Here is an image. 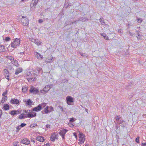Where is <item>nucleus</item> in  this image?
Here are the masks:
<instances>
[{
  "label": "nucleus",
  "instance_id": "obj_1",
  "mask_svg": "<svg viewBox=\"0 0 146 146\" xmlns=\"http://www.w3.org/2000/svg\"><path fill=\"white\" fill-rule=\"evenodd\" d=\"M26 75L30 76L29 78H27V80L28 81H35L36 80L37 75L34 73V72L33 71H27L26 73Z\"/></svg>",
  "mask_w": 146,
  "mask_h": 146
},
{
  "label": "nucleus",
  "instance_id": "obj_2",
  "mask_svg": "<svg viewBox=\"0 0 146 146\" xmlns=\"http://www.w3.org/2000/svg\"><path fill=\"white\" fill-rule=\"evenodd\" d=\"M21 17H22L20 18L21 19V24L24 26L28 25L29 24V22L28 19L27 17L22 16H21Z\"/></svg>",
  "mask_w": 146,
  "mask_h": 146
},
{
  "label": "nucleus",
  "instance_id": "obj_3",
  "mask_svg": "<svg viewBox=\"0 0 146 146\" xmlns=\"http://www.w3.org/2000/svg\"><path fill=\"white\" fill-rule=\"evenodd\" d=\"M20 41L19 39L17 38L13 39L11 43V46L13 48L16 47L17 46L19 45L20 44Z\"/></svg>",
  "mask_w": 146,
  "mask_h": 146
},
{
  "label": "nucleus",
  "instance_id": "obj_4",
  "mask_svg": "<svg viewBox=\"0 0 146 146\" xmlns=\"http://www.w3.org/2000/svg\"><path fill=\"white\" fill-rule=\"evenodd\" d=\"M38 2V0H32V3L30 5L31 10L34 11L36 7L37 3Z\"/></svg>",
  "mask_w": 146,
  "mask_h": 146
},
{
  "label": "nucleus",
  "instance_id": "obj_5",
  "mask_svg": "<svg viewBox=\"0 0 146 146\" xmlns=\"http://www.w3.org/2000/svg\"><path fill=\"white\" fill-rule=\"evenodd\" d=\"M58 134L57 133H52L50 137V140L54 141L55 139H58Z\"/></svg>",
  "mask_w": 146,
  "mask_h": 146
},
{
  "label": "nucleus",
  "instance_id": "obj_6",
  "mask_svg": "<svg viewBox=\"0 0 146 146\" xmlns=\"http://www.w3.org/2000/svg\"><path fill=\"white\" fill-rule=\"evenodd\" d=\"M50 89V86L49 85H47L43 89V90H41L40 92L42 93H46Z\"/></svg>",
  "mask_w": 146,
  "mask_h": 146
},
{
  "label": "nucleus",
  "instance_id": "obj_7",
  "mask_svg": "<svg viewBox=\"0 0 146 146\" xmlns=\"http://www.w3.org/2000/svg\"><path fill=\"white\" fill-rule=\"evenodd\" d=\"M67 103L68 105H71L73 102V99L70 96H68L66 98Z\"/></svg>",
  "mask_w": 146,
  "mask_h": 146
},
{
  "label": "nucleus",
  "instance_id": "obj_8",
  "mask_svg": "<svg viewBox=\"0 0 146 146\" xmlns=\"http://www.w3.org/2000/svg\"><path fill=\"white\" fill-rule=\"evenodd\" d=\"M30 93H32L34 94L37 93L38 92V90L36 88H35L33 87H31L29 90Z\"/></svg>",
  "mask_w": 146,
  "mask_h": 146
},
{
  "label": "nucleus",
  "instance_id": "obj_9",
  "mask_svg": "<svg viewBox=\"0 0 146 146\" xmlns=\"http://www.w3.org/2000/svg\"><path fill=\"white\" fill-rule=\"evenodd\" d=\"M31 40L32 42L38 45H40L41 43V42L38 39H36L33 38L31 39Z\"/></svg>",
  "mask_w": 146,
  "mask_h": 146
},
{
  "label": "nucleus",
  "instance_id": "obj_10",
  "mask_svg": "<svg viewBox=\"0 0 146 146\" xmlns=\"http://www.w3.org/2000/svg\"><path fill=\"white\" fill-rule=\"evenodd\" d=\"M67 131V130L66 129H62L60 130L59 134L62 136V137L64 138V136Z\"/></svg>",
  "mask_w": 146,
  "mask_h": 146
},
{
  "label": "nucleus",
  "instance_id": "obj_11",
  "mask_svg": "<svg viewBox=\"0 0 146 146\" xmlns=\"http://www.w3.org/2000/svg\"><path fill=\"white\" fill-rule=\"evenodd\" d=\"M21 143L26 145H29L30 143V141L27 138H25L21 141Z\"/></svg>",
  "mask_w": 146,
  "mask_h": 146
},
{
  "label": "nucleus",
  "instance_id": "obj_12",
  "mask_svg": "<svg viewBox=\"0 0 146 146\" xmlns=\"http://www.w3.org/2000/svg\"><path fill=\"white\" fill-rule=\"evenodd\" d=\"M34 54L38 59L42 60L43 58V56L37 52H35Z\"/></svg>",
  "mask_w": 146,
  "mask_h": 146
},
{
  "label": "nucleus",
  "instance_id": "obj_13",
  "mask_svg": "<svg viewBox=\"0 0 146 146\" xmlns=\"http://www.w3.org/2000/svg\"><path fill=\"white\" fill-rule=\"evenodd\" d=\"M36 115V113L33 112H32L31 113H29L27 115V117L32 118L35 117Z\"/></svg>",
  "mask_w": 146,
  "mask_h": 146
},
{
  "label": "nucleus",
  "instance_id": "obj_14",
  "mask_svg": "<svg viewBox=\"0 0 146 146\" xmlns=\"http://www.w3.org/2000/svg\"><path fill=\"white\" fill-rule=\"evenodd\" d=\"M20 113L19 111L18 110H12V111L10 114L14 116L15 115H17Z\"/></svg>",
  "mask_w": 146,
  "mask_h": 146
},
{
  "label": "nucleus",
  "instance_id": "obj_15",
  "mask_svg": "<svg viewBox=\"0 0 146 146\" xmlns=\"http://www.w3.org/2000/svg\"><path fill=\"white\" fill-rule=\"evenodd\" d=\"M4 72L5 74V78L9 80V73L8 70L6 69H5L4 70Z\"/></svg>",
  "mask_w": 146,
  "mask_h": 146
},
{
  "label": "nucleus",
  "instance_id": "obj_16",
  "mask_svg": "<svg viewBox=\"0 0 146 146\" xmlns=\"http://www.w3.org/2000/svg\"><path fill=\"white\" fill-rule=\"evenodd\" d=\"M41 109V107H40V106L39 104L37 106L33 108V111L37 112L40 111Z\"/></svg>",
  "mask_w": 146,
  "mask_h": 146
},
{
  "label": "nucleus",
  "instance_id": "obj_17",
  "mask_svg": "<svg viewBox=\"0 0 146 146\" xmlns=\"http://www.w3.org/2000/svg\"><path fill=\"white\" fill-rule=\"evenodd\" d=\"M10 102L11 104H17L19 102V101L18 100L15 99H12L10 101Z\"/></svg>",
  "mask_w": 146,
  "mask_h": 146
},
{
  "label": "nucleus",
  "instance_id": "obj_18",
  "mask_svg": "<svg viewBox=\"0 0 146 146\" xmlns=\"http://www.w3.org/2000/svg\"><path fill=\"white\" fill-rule=\"evenodd\" d=\"M24 102L26 103V104L28 105H31L32 104L33 102L30 99H29L27 100H24Z\"/></svg>",
  "mask_w": 146,
  "mask_h": 146
},
{
  "label": "nucleus",
  "instance_id": "obj_19",
  "mask_svg": "<svg viewBox=\"0 0 146 146\" xmlns=\"http://www.w3.org/2000/svg\"><path fill=\"white\" fill-rule=\"evenodd\" d=\"M28 88L27 86H23L22 88V92L23 93L27 92L28 91Z\"/></svg>",
  "mask_w": 146,
  "mask_h": 146
},
{
  "label": "nucleus",
  "instance_id": "obj_20",
  "mask_svg": "<svg viewBox=\"0 0 146 146\" xmlns=\"http://www.w3.org/2000/svg\"><path fill=\"white\" fill-rule=\"evenodd\" d=\"M117 123L121 124V126L123 127H125V122L124 121H120V122H117Z\"/></svg>",
  "mask_w": 146,
  "mask_h": 146
},
{
  "label": "nucleus",
  "instance_id": "obj_21",
  "mask_svg": "<svg viewBox=\"0 0 146 146\" xmlns=\"http://www.w3.org/2000/svg\"><path fill=\"white\" fill-rule=\"evenodd\" d=\"M11 62L12 64L17 67L19 66V64H18V61L16 60H14L13 61H12Z\"/></svg>",
  "mask_w": 146,
  "mask_h": 146
},
{
  "label": "nucleus",
  "instance_id": "obj_22",
  "mask_svg": "<svg viewBox=\"0 0 146 146\" xmlns=\"http://www.w3.org/2000/svg\"><path fill=\"white\" fill-rule=\"evenodd\" d=\"M36 140L41 142H43L44 141V139L43 137L41 136H38L36 138Z\"/></svg>",
  "mask_w": 146,
  "mask_h": 146
},
{
  "label": "nucleus",
  "instance_id": "obj_23",
  "mask_svg": "<svg viewBox=\"0 0 146 146\" xmlns=\"http://www.w3.org/2000/svg\"><path fill=\"white\" fill-rule=\"evenodd\" d=\"M69 121L70 122L68 123V125L70 127H73V124L72 123L73 121V118H71L70 119Z\"/></svg>",
  "mask_w": 146,
  "mask_h": 146
},
{
  "label": "nucleus",
  "instance_id": "obj_24",
  "mask_svg": "<svg viewBox=\"0 0 146 146\" xmlns=\"http://www.w3.org/2000/svg\"><path fill=\"white\" fill-rule=\"evenodd\" d=\"M22 69L21 68H18L16 70L15 72V74H16L17 75L20 73L21 72H22Z\"/></svg>",
  "mask_w": 146,
  "mask_h": 146
},
{
  "label": "nucleus",
  "instance_id": "obj_25",
  "mask_svg": "<svg viewBox=\"0 0 146 146\" xmlns=\"http://www.w3.org/2000/svg\"><path fill=\"white\" fill-rule=\"evenodd\" d=\"M3 108L5 110H8L9 109V106L8 104H4Z\"/></svg>",
  "mask_w": 146,
  "mask_h": 146
},
{
  "label": "nucleus",
  "instance_id": "obj_26",
  "mask_svg": "<svg viewBox=\"0 0 146 146\" xmlns=\"http://www.w3.org/2000/svg\"><path fill=\"white\" fill-rule=\"evenodd\" d=\"M5 50L4 46L3 45H0V52H4Z\"/></svg>",
  "mask_w": 146,
  "mask_h": 146
},
{
  "label": "nucleus",
  "instance_id": "obj_27",
  "mask_svg": "<svg viewBox=\"0 0 146 146\" xmlns=\"http://www.w3.org/2000/svg\"><path fill=\"white\" fill-rule=\"evenodd\" d=\"M25 115V114H21L19 116V118L20 119H23L25 118H26L27 117L26 116H24V115Z\"/></svg>",
  "mask_w": 146,
  "mask_h": 146
},
{
  "label": "nucleus",
  "instance_id": "obj_28",
  "mask_svg": "<svg viewBox=\"0 0 146 146\" xmlns=\"http://www.w3.org/2000/svg\"><path fill=\"white\" fill-rule=\"evenodd\" d=\"M101 35L103 36V37L105 38V39L106 40L108 39V37L107 35L106 34L103 33H101Z\"/></svg>",
  "mask_w": 146,
  "mask_h": 146
},
{
  "label": "nucleus",
  "instance_id": "obj_29",
  "mask_svg": "<svg viewBox=\"0 0 146 146\" xmlns=\"http://www.w3.org/2000/svg\"><path fill=\"white\" fill-rule=\"evenodd\" d=\"M100 21L101 24L103 25H104L105 24V22L104 21L103 18H100Z\"/></svg>",
  "mask_w": 146,
  "mask_h": 146
},
{
  "label": "nucleus",
  "instance_id": "obj_30",
  "mask_svg": "<svg viewBox=\"0 0 146 146\" xmlns=\"http://www.w3.org/2000/svg\"><path fill=\"white\" fill-rule=\"evenodd\" d=\"M44 111L45 113H47L50 112V111L48 108H47V107L46 108H45L44 110Z\"/></svg>",
  "mask_w": 146,
  "mask_h": 146
},
{
  "label": "nucleus",
  "instance_id": "obj_31",
  "mask_svg": "<svg viewBox=\"0 0 146 146\" xmlns=\"http://www.w3.org/2000/svg\"><path fill=\"white\" fill-rule=\"evenodd\" d=\"M54 59L53 58V57L52 58H50L49 59H48L46 61V63H50L52 62L54 60Z\"/></svg>",
  "mask_w": 146,
  "mask_h": 146
},
{
  "label": "nucleus",
  "instance_id": "obj_32",
  "mask_svg": "<svg viewBox=\"0 0 146 146\" xmlns=\"http://www.w3.org/2000/svg\"><path fill=\"white\" fill-rule=\"evenodd\" d=\"M47 104L46 103H43L41 104H40L39 105L40 106V107H41V108H44L45 107Z\"/></svg>",
  "mask_w": 146,
  "mask_h": 146
},
{
  "label": "nucleus",
  "instance_id": "obj_33",
  "mask_svg": "<svg viewBox=\"0 0 146 146\" xmlns=\"http://www.w3.org/2000/svg\"><path fill=\"white\" fill-rule=\"evenodd\" d=\"M79 136L80 139H82V138L84 137V136L82 133H79Z\"/></svg>",
  "mask_w": 146,
  "mask_h": 146
},
{
  "label": "nucleus",
  "instance_id": "obj_34",
  "mask_svg": "<svg viewBox=\"0 0 146 146\" xmlns=\"http://www.w3.org/2000/svg\"><path fill=\"white\" fill-rule=\"evenodd\" d=\"M7 57L8 58L11 60V62H12V61H13L14 60L13 57L10 56H8Z\"/></svg>",
  "mask_w": 146,
  "mask_h": 146
},
{
  "label": "nucleus",
  "instance_id": "obj_35",
  "mask_svg": "<svg viewBox=\"0 0 146 146\" xmlns=\"http://www.w3.org/2000/svg\"><path fill=\"white\" fill-rule=\"evenodd\" d=\"M139 136H137V137L136 138L135 141L137 143H139Z\"/></svg>",
  "mask_w": 146,
  "mask_h": 146
},
{
  "label": "nucleus",
  "instance_id": "obj_36",
  "mask_svg": "<svg viewBox=\"0 0 146 146\" xmlns=\"http://www.w3.org/2000/svg\"><path fill=\"white\" fill-rule=\"evenodd\" d=\"M80 55L83 56V57H87V54L85 53H80Z\"/></svg>",
  "mask_w": 146,
  "mask_h": 146
},
{
  "label": "nucleus",
  "instance_id": "obj_37",
  "mask_svg": "<svg viewBox=\"0 0 146 146\" xmlns=\"http://www.w3.org/2000/svg\"><path fill=\"white\" fill-rule=\"evenodd\" d=\"M18 143V142L17 141H15L13 142V145L14 146H17Z\"/></svg>",
  "mask_w": 146,
  "mask_h": 146
},
{
  "label": "nucleus",
  "instance_id": "obj_38",
  "mask_svg": "<svg viewBox=\"0 0 146 146\" xmlns=\"http://www.w3.org/2000/svg\"><path fill=\"white\" fill-rule=\"evenodd\" d=\"M47 108H48L50 112L53 110V108L52 107L47 106Z\"/></svg>",
  "mask_w": 146,
  "mask_h": 146
},
{
  "label": "nucleus",
  "instance_id": "obj_39",
  "mask_svg": "<svg viewBox=\"0 0 146 146\" xmlns=\"http://www.w3.org/2000/svg\"><path fill=\"white\" fill-rule=\"evenodd\" d=\"M137 35H138V36H137V38L138 40H140L141 39L140 38V36L139 35V32L137 31Z\"/></svg>",
  "mask_w": 146,
  "mask_h": 146
},
{
  "label": "nucleus",
  "instance_id": "obj_40",
  "mask_svg": "<svg viewBox=\"0 0 146 146\" xmlns=\"http://www.w3.org/2000/svg\"><path fill=\"white\" fill-rule=\"evenodd\" d=\"M5 40L6 41H9L10 40V38L8 37H7L5 38Z\"/></svg>",
  "mask_w": 146,
  "mask_h": 146
},
{
  "label": "nucleus",
  "instance_id": "obj_41",
  "mask_svg": "<svg viewBox=\"0 0 146 146\" xmlns=\"http://www.w3.org/2000/svg\"><path fill=\"white\" fill-rule=\"evenodd\" d=\"M21 127L20 125L18 126L17 127V130L16 131H18L21 128Z\"/></svg>",
  "mask_w": 146,
  "mask_h": 146
},
{
  "label": "nucleus",
  "instance_id": "obj_42",
  "mask_svg": "<svg viewBox=\"0 0 146 146\" xmlns=\"http://www.w3.org/2000/svg\"><path fill=\"white\" fill-rule=\"evenodd\" d=\"M85 140V138L84 137L82 138V139H80V141L82 142V143H84V142Z\"/></svg>",
  "mask_w": 146,
  "mask_h": 146
},
{
  "label": "nucleus",
  "instance_id": "obj_43",
  "mask_svg": "<svg viewBox=\"0 0 146 146\" xmlns=\"http://www.w3.org/2000/svg\"><path fill=\"white\" fill-rule=\"evenodd\" d=\"M7 93V91L6 90V91L4 92L2 94V96H5L6 95Z\"/></svg>",
  "mask_w": 146,
  "mask_h": 146
},
{
  "label": "nucleus",
  "instance_id": "obj_44",
  "mask_svg": "<svg viewBox=\"0 0 146 146\" xmlns=\"http://www.w3.org/2000/svg\"><path fill=\"white\" fill-rule=\"evenodd\" d=\"M80 21H81L82 22H84L85 21L86 19L83 18H80L79 19Z\"/></svg>",
  "mask_w": 146,
  "mask_h": 146
},
{
  "label": "nucleus",
  "instance_id": "obj_45",
  "mask_svg": "<svg viewBox=\"0 0 146 146\" xmlns=\"http://www.w3.org/2000/svg\"><path fill=\"white\" fill-rule=\"evenodd\" d=\"M26 124L24 123H21L20 126L21 127H24L26 125Z\"/></svg>",
  "mask_w": 146,
  "mask_h": 146
},
{
  "label": "nucleus",
  "instance_id": "obj_46",
  "mask_svg": "<svg viewBox=\"0 0 146 146\" xmlns=\"http://www.w3.org/2000/svg\"><path fill=\"white\" fill-rule=\"evenodd\" d=\"M38 22L40 23H42L43 22V20L42 19H39L38 20Z\"/></svg>",
  "mask_w": 146,
  "mask_h": 146
},
{
  "label": "nucleus",
  "instance_id": "obj_47",
  "mask_svg": "<svg viewBox=\"0 0 146 146\" xmlns=\"http://www.w3.org/2000/svg\"><path fill=\"white\" fill-rule=\"evenodd\" d=\"M115 119H116V120L117 121V122H119V118L118 117V116L116 117Z\"/></svg>",
  "mask_w": 146,
  "mask_h": 146
},
{
  "label": "nucleus",
  "instance_id": "obj_48",
  "mask_svg": "<svg viewBox=\"0 0 146 146\" xmlns=\"http://www.w3.org/2000/svg\"><path fill=\"white\" fill-rule=\"evenodd\" d=\"M137 21L139 23H141L142 21V20L140 19H137Z\"/></svg>",
  "mask_w": 146,
  "mask_h": 146
},
{
  "label": "nucleus",
  "instance_id": "obj_49",
  "mask_svg": "<svg viewBox=\"0 0 146 146\" xmlns=\"http://www.w3.org/2000/svg\"><path fill=\"white\" fill-rule=\"evenodd\" d=\"M5 101H6L7 99V96H3V97L2 98Z\"/></svg>",
  "mask_w": 146,
  "mask_h": 146
},
{
  "label": "nucleus",
  "instance_id": "obj_50",
  "mask_svg": "<svg viewBox=\"0 0 146 146\" xmlns=\"http://www.w3.org/2000/svg\"><path fill=\"white\" fill-rule=\"evenodd\" d=\"M141 145L142 146H146V142L144 143H142Z\"/></svg>",
  "mask_w": 146,
  "mask_h": 146
},
{
  "label": "nucleus",
  "instance_id": "obj_51",
  "mask_svg": "<svg viewBox=\"0 0 146 146\" xmlns=\"http://www.w3.org/2000/svg\"><path fill=\"white\" fill-rule=\"evenodd\" d=\"M74 136L75 137H76V139H77V135L76 133H75V132L74 133Z\"/></svg>",
  "mask_w": 146,
  "mask_h": 146
},
{
  "label": "nucleus",
  "instance_id": "obj_52",
  "mask_svg": "<svg viewBox=\"0 0 146 146\" xmlns=\"http://www.w3.org/2000/svg\"><path fill=\"white\" fill-rule=\"evenodd\" d=\"M2 114V110H0V118L1 117Z\"/></svg>",
  "mask_w": 146,
  "mask_h": 146
},
{
  "label": "nucleus",
  "instance_id": "obj_53",
  "mask_svg": "<svg viewBox=\"0 0 146 146\" xmlns=\"http://www.w3.org/2000/svg\"><path fill=\"white\" fill-rule=\"evenodd\" d=\"M46 127L47 128H50V125H46Z\"/></svg>",
  "mask_w": 146,
  "mask_h": 146
},
{
  "label": "nucleus",
  "instance_id": "obj_54",
  "mask_svg": "<svg viewBox=\"0 0 146 146\" xmlns=\"http://www.w3.org/2000/svg\"><path fill=\"white\" fill-rule=\"evenodd\" d=\"M129 33L131 36H133L134 34L133 33H131L130 32H129Z\"/></svg>",
  "mask_w": 146,
  "mask_h": 146
},
{
  "label": "nucleus",
  "instance_id": "obj_55",
  "mask_svg": "<svg viewBox=\"0 0 146 146\" xmlns=\"http://www.w3.org/2000/svg\"><path fill=\"white\" fill-rule=\"evenodd\" d=\"M31 141H32V142H35V139H31Z\"/></svg>",
  "mask_w": 146,
  "mask_h": 146
},
{
  "label": "nucleus",
  "instance_id": "obj_56",
  "mask_svg": "<svg viewBox=\"0 0 146 146\" xmlns=\"http://www.w3.org/2000/svg\"><path fill=\"white\" fill-rule=\"evenodd\" d=\"M5 101L2 99L1 101V103H3L5 102Z\"/></svg>",
  "mask_w": 146,
  "mask_h": 146
},
{
  "label": "nucleus",
  "instance_id": "obj_57",
  "mask_svg": "<svg viewBox=\"0 0 146 146\" xmlns=\"http://www.w3.org/2000/svg\"><path fill=\"white\" fill-rule=\"evenodd\" d=\"M45 146H50V144L49 143H47L45 145Z\"/></svg>",
  "mask_w": 146,
  "mask_h": 146
},
{
  "label": "nucleus",
  "instance_id": "obj_58",
  "mask_svg": "<svg viewBox=\"0 0 146 146\" xmlns=\"http://www.w3.org/2000/svg\"><path fill=\"white\" fill-rule=\"evenodd\" d=\"M34 127V125H33V124H31V125H30V127Z\"/></svg>",
  "mask_w": 146,
  "mask_h": 146
},
{
  "label": "nucleus",
  "instance_id": "obj_59",
  "mask_svg": "<svg viewBox=\"0 0 146 146\" xmlns=\"http://www.w3.org/2000/svg\"><path fill=\"white\" fill-rule=\"evenodd\" d=\"M85 110L88 113V110L87 109H86V108H85Z\"/></svg>",
  "mask_w": 146,
  "mask_h": 146
},
{
  "label": "nucleus",
  "instance_id": "obj_60",
  "mask_svg": "<svg viewBox=\"0 0 146 146\" xmlns=\"http://www.w3.org/2000/svg\"><path fill=\"white\" fill-rule=\"evenodd\" d=\"M129 54V53L128 52H126V55H127Z\"/></svg>",
  "mask_w": 146,
  "mask_h": 146
},
{
  "label": "nucleus",
  "instance_id": "obj_61",
  "mask_svg": "<svg viewBox=\"0 0 146 146\" xmlns=\"http://www.w3.org/2000/svg\"><path fill=\"white\" fill-rule=\"evenodd\" d=\"M20 54H24V52H21Z\"/></svg>",
  "mask_w": 146,
  "mask_h": 146
},
{
  "label": "nucleus",
  "instance_id": "obj_62",
  "mask_svg": "<svg viewBox=\"0 0 146 146\" xmlns=\"http://www.w3.org/2000/svg\"><path fill=\"white\" fill-rule=\"evenodd\" d=\"M33 125H34V126H36V124H34Z\"/></svg>",
  "mask_w": 146,
  "mask_h": 146
},
{
  "label": "nucleus",
  "instance_id": "obj_63",
  "mask_svg": "<svg viewBox=\"0 0 146 146\" xmlns=\"http://www.w3.org/2000/svg\"><path fill=\"white\" fill-rule=\"evenodd\" d=\"M25 0H21L22 2H24Z\"/></svg>",
  "mask_w": 146,
  "mask_h": 146
},
{
  "label": "nucleus",
  "instance_id": "obj_64",
  "mask_svg": "<svg viewBox=\"0 0 146 146\" xmlns=\"http://www.w3.org/2000/svg\"><path fill=\"white\" fill-rule=\"evenodd\" d=\"M85 146H89L87 144H86L85 145Z\"/></svg>",
  "mask_w": 146,
  "mask_h": 146
}]
</instances>
